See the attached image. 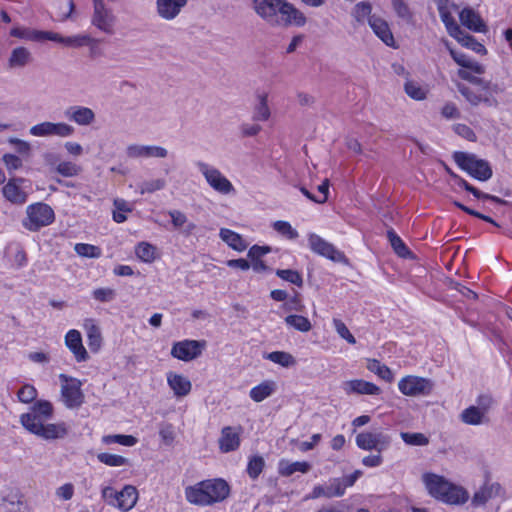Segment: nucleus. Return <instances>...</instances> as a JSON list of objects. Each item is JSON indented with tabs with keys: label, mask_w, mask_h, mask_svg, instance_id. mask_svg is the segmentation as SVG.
Wrapping results in <instances>:
<instances>
[{
	"label": "nucleus",
	"mask_w": 512,
	"mask_h": 512,
	"mask_svg": "<svg viewBox=\"0 0 512 512\" xmlns=\"http://www.w3.org/2000/svg\"><path fill=\"white\" fill-rule=\"evenodd\" d=\"M256 14L271 26H297L306 24L305 15L286 0H253Z\"/></svg>",
	"instance_id": "1"
},
{
	"label": "nucleus",
	"mask_w": 512,
	"mask_h": 512,
	"mask_svg": "<svg viewBox=\"0 0 512 512\" xmlns=\"http://www.w3.org/2000/svg\"><path fill=\"white\" fill-rule=\"evenodd\" d=\"M230 494V486L222 478L207 479L187 486L184 495L190 504L206 507L224 501Z\"/></svg>",
	"instance_id": "2"
},
{
	"label": "nucleus",
	"mask_w": 512,
	"mask_h": 512,
	"mask_svg": "<svg viewBox=\"0 0 512 512\" xmlns=\"http://www.w3.org/2000/svg\"><path fill=\"white\" fill-rule=\"evenodd\" d=\"M23 427L30 433L46 439L62 438L67 433L64 423H51L50 418H20Z\"/></svg>",
	"instance_id": "3"
},
{
	"label": "nucleus",
	"mask_w": 512,
	"mask_h": 512,
	"mask_svg": "<svg viewBox=\"0 0 512 512\" xmlns=\"http://www.w3.org/2000/svg\"><path fill=\"white\" fill-rule=\"evenodd\" d=\"M453 159L462 170L479 181H487L492 177L489 163L479 159L475 154L456 151L453 154Z\"/></svg>",
	"instance_id": "4"
},
{
	"label": "nucleus",
	"mask_w": 512,
	"mask_h": 512,
	"mask_svg": "<svg viewBox=\"0 0 512 512\" xmlns=\"http://www.w3.org/2000/svg\"><path fill=\"white\" fill-rule=\"evenodd\" d=\"M101 495L108 505L125 512L131 510L138 500V491L132 485H125L121 491H116L113 487L106 486L102 489Z\"/></svg>",
	"instance_id": "5"
},
{
	"label": "nucleus",
	"mask_w": 512,
	"mask_h": 512,
	"mask_svg": "<svg viewBox=\"0 0 512 512\" xmlns=\"http://www.w3.org/2000/svg\"><path fill=\"white\" fill-rule=\"evenodd\" d=\"M59 380L61 402L70 409L80 407L85 398L81 389L82 382L79 379L64 373L59 374Z\"/></svg>",
	"instance_id": "6"
},
{
	"label": "nucleus",
	"mask_w": 512,
	"mask_h": 512,
	"mask_svg": "<svg viewBox=\"0 0 512 512\" xmlns=\"http://www.w3.org/2000/svg\"><path fill=\"white\" fill-rule=\"evenodd\" d=\"M27 218L23 225L30 231H37L41 227L47 226L54 221V211L45 203H36L29 205L26 209Z\"/></svg>",
	"instance_id": "7"
},
{
	"label": "nucleus",
	"mask_w": 512,
	"mask_h": 512,
	"mask_svg": "<svg viewBox=\"0 0 512 512\" xmlns=\"http://www.w3.org/2000/svg\"><path fill=\"white\" fill-rule=\"evenodd\" d=\"M197 167L209 186L216 192L227 195L234 192V186L219 169L204 162H197Z\"/></svg>",
	"instance_id": "8"
},
{
	"label": "nucleus",
	"mask_w": 512,
	"mask_h": 512,
	"mask_svg": "<svg viewBox=\"0 0 512 512\" xmlns=\"http://www.w3.org/2000/svg\"><path fill=\"white\" fill-rule=\"evenodd\" d=\"M206 346L205 340L186 339L173 343L170 354L173 358L189 362L201 356Z\"/></svg>",
	"instance_id": "9"
},
{
	"label": "nucleus",
	"mask_w": 512,
	"mask_h": 512,
	"mask_svg": "<svg viewBox=\"0 0 512 512\" xmlns=\"http://www.w3.org/2000/svg\"><path fill=\"white\" fill-rule=\"evenodd\" d=\"M434 384L430 379L408 375L398 382L399 390L407 396H426L433 390Z\"/></svg>",
	"instance_id": "10"
},
{
	"label": "nucleus",
	"mask_w": 512,
	"mask_h": 512,
	"mask_svg": "<svg viewBox=\"0 0 512 512\" xmlns=\"http://www.w3.org/2000/svg\"><path fill=\"white\" fill-rule=\"evenodd\" d=\"M308 244L314 253L322 257L330 259L333 262L347 263V258L342 252L338 251L333 244L315 233L309 235Z\"/></svg>",
	"instance_id": "11"
},
{
	"label": "nucleus",
	"mask_w": 512,
	"mask_h": 512,
	"mask_svg": "<svg viewBox=\"0 0 512 512\" xmlns=\"http://www.w3.org/2000/svg\"><path fill=\"white\" fill-rule=\"evenodd\" d=\"M74 127L64 123V122H41L38 123L29 129V133L32 136L36 137H49V136H58V137H69L74 133Z\"/></svg>",
	"instance_id": "12"
},
{
	"label": "nucleus",
	"mask_w": 512,
	"mask_h": 512,
	"mask_svg": "<svg viewBox=\"0 0 512 512\" xmlns=\"http://www.w3.org/2000/svg\"><path fill=\"white\" fill-rule=\"evenodd\" d=\"M92 24L107 34L114 33L115 16L104 6L103 0H93Z\"/></svg>",
	"instance_id": "13"
},
{
	"label": "nucleus",
	"mask_w": 512,
	"mask_h": 512,
	"mask_svg": "<svg viewBox=\"0 0 512 512\" xmlns=\"http://www.w3.org/2000/svg\"><path fill=\"white\" fill-rule=\"evenodd\" d=\"M390 438L384 433H360L356 436V444L359 448L364 450H377L383 451L388 447Z\"/></svg>",
	"instance_id": "14"
},
{
	"label": "nucleus",
	"mask_w": 512,
	"mask_h": 512,
	"mask_svg": "<svg viewBox=\"0 0 512 512\" xmlns=\"http://www.w3.org/2000/svg\"><path fill=\"white\" fill-rule=\"evenodd\" d=\"M345 494L341 482L337 478H330L325 484L315 485L305 499L342 497Z\"/></svg>",
	"instance_id": "15"
},
{
	"label": "nucleus",
	"mask_w": 512,
	"mask_h": 512,
	"mask_svg": "<svg viewBox=\"0 0 512 512\" xmlns=\"http://www.w3.org/2000/svg\"><path fill=\"white\" fill-rule=\"evenodd\" d=\"M129 158H165L168 155L166 148L156 145L132 144L126 149Z\"/></svg>",
	"instance_id": "16"
},
{
	"label": "nucleus",
	"mask_w": 512,
	"mask_h": 512,
	"mask_svg": "<svg viewBox=\"0 0 512 512\" xmlns=\"http://www.w3.org/2000/svg\"><path fill=\"white\" fill-rule=\"evenodd\" d=\"M422 480L428 493L439 501L445 493V490L449 489L451 483L443 476L434 473H425L422 476Z\"/></svg>",
	"instance_id": "17"
},
{
	"label": "nucleus",
	"mask_w": 512,
	"mask_h": 512,
	"mask_svg": "<svg viewBox=\"0 0 512 512\" xmlns=\"http://www.w3.org/2000/svg\"><path fill=\"white\" fill-rule=\"evenodd\" d=\"M65 346L74 355L77 362L87 361L89 358L88 352L83 346L82 336L78 330H69L64 338Z\"/></svg>",
	"instance_id": "18"
},
{
	"label": "nucleus",
	"mask_w": 512,
	"mask_h": 512,
	"mask_svg": "<svg viewBox=\"0 0 512 512\" xmlns=\"http://www.w3.org/2000/svg\"><path fill=\"white\" fill-rule=\"evenodd\" d=\"M341 388L347 395H378L380 393V388L377 385L362 379L344 381Z\"/></svg>",
	"instance_id": "19"
},
{
	"label": "nucleus",
	"mask_w": 512,
	"mask_h": 512,
	"mask_svg": "<svg viewBox=\"0 0 512 512\" xmlns=\"http://www.w3.org/2000/svg\"><path fill=\"white\" fill-rule=\"evenodd\" d=\"M240 445V428L227 426L221 431L219 448L221 452L228 453L238 449Z\"/></svg>",
	"instance_id": "20"
},
{
	"label": "nucleus",
	"mask_w": 512,
	"mask_h": 512,
	"mask_svg": "<svg viewBox=\"0 0 512 512\" xmlns=\"http://www.w3.org/2000/svg\"><path fill=\"white\" fill-rule=\"evenodd\" d=\"M166 377L167 383L176 397H185L190 393L192 384L188 377L173 371H169Z\"/></svg>",
	"instance_id": "21"
},
{
	"label": "nucleus",
	"mask_w": 512,
	"mask_h": 512,
	"mask_svg": "<svg viewBox=\"0 0 512 512\" xmlns=\"http://www.w3.org/2000/svg\"><path fill=\"white\" fill-rule=\"evenodd\" d=\"M24 181L23 178L10 179L2 189L4 197L13 204L25 203L27 193L20 188V184Z\"/></svg>",
	"instance_id": "22"
},
{
	"label": "nucleus",
	"mask_w": 512,
	"mask_h": 512,
	"mask_svg": "<svg viewBox=\"0 0 512 512\" xmlns=\"http://www.w3.org/2000/svg\"><path fill=\"white\" fill-rule=\"evenodd\" d=\"M65 116L81 126L91 125L95 121V113L84 106H71L65 111Z\"/></svg>",
	"instance_id": "23"
},
{
	"label": "nucleus",
	"mask_w": 512,
	"mask_h": 512,
	"mask_svg": "<svg viewBox=\"0 0 512 512\" xmlns=\"http://www.w3.org/2000/svg\"><path fill=\"white\" fill-rule=\"evenodd\" d=\"M369 26L375 35L381 39L387 46L395 47L394 36L386 20L376 16L369 18Z\"/></svg>",
	"instance_id": "24"
},
{
	"label": "nucleus",
	"mask_w": 512,
	"mask_h": 512,
	"mask_svg": "<svg viewBox=\"0 0 512 512\" xmlns=\"http://www.w3.org/2000/svg\"><path fill=\"white\" fill-rule=\"evenodd\" d=\"M468 499V491L464 487L451 482L449 489L445 490L440 501L449 505H464Z\"/></svg>",
	"instance_id": "25"
},
{
	"label": "nucleus",
	"mask_w": 512,
	"mask_h": 512,
	"mask_svg": "<svg viewBox=\"0 0 512 512\" xmlns=\"http://www.w3.org/2000/svg\"><path fill=\"white\" fill-rule=\"evenodd\" d=\"M460 21L469 30L474 32H486L487 28L478 13L471 8H464L459 14Z\"/></svg>",
	"instance_id": "26"
},
{
	"label": "nucleus",
	"mask_w": 512,
	"mask_h": 512,
	"mask_svg": "<svg viewBox=\"0 0 512 512\" xmlns=\"http://www.w3.org/2000/svg\"><path fill=\"white\" fill-rule=\"evenodd\" d=\"M184 6L173 0H156V11L158 16L165 21L174 20L182 11Z\"/></svg>",
	"instance_id": "27"
},
{
	"label": "nucleus",
	"mask_w": 512,
	"mask_h": 512,
	"mask_svg": "<svg viewBox=\"0 0 512 512\" xmlns=\"http://www.w3.org/2000/svg\"><path fill=\"white\" fill-rule=\"evenodd\" d=\"M494 400L489 395H481L477 399V404L466 408L460 416H484L491 412Z\"/></svg>",
	"instance_id": "28"
},
{
	"label": "nucleus",
	"mask_w": 512,
	"mask_h": 512,
	"mask_svg": "<svg viewBox=\"0 0 512 512\" xmlns=\"http://www.w3.org/2000/svg\"><path fill=\"white\" fill-rule=\"evenodd\" d=\"M84 327L87 333V343L90 350L94 353L98 352L102 346V335L100 328L94 323L92 319L85 321Z\"/></svg>",
	"instance_id": "29"
},
{
	"label": "nucleus",
	"mask_w": 512,
	"mask_h": 512,
	"mask_svg": "<svg viewBox=\"0 0 512 512\" xmlns=\"http://www.w3.org/2000/svg\"><path fill=\"white\" fill-rule=\"evenodd\" d=\"M219 237L225 242L230 248L238 252L246 250L248 244L242 238V236L228 228H221L219 231Z\"/></svg>",
	"instance_id": "30"
},
{
	"label": "nucleus",
	"mask_w": 512,
	"mask_h": 512,
	"mask_svg": "<svg viewBox=\"0 0 512 512\" xmlns=\"http://www.w3.org/2000/svg\"><path fill=\"white\" fill-rule=\"evenodd\" d=\"M310 468L311 465L306 461L290 462L288 460H281L278 471L283 476H291L295 472L307 473Z\"/></svg>",
	"instance_id": "31"
},
{
	"label": "nucleus",
	"mask_w": 512,
	"mask_h": 512,
	"mask_svg": "<svg viewBox=\"0 0 512 512\" xmlns=\"http://www.w3.org/2000/svg\"><path fill=\"white\" fill-rule=\"evenodd\" d=\"M31 53L24 47H17L12 50L8 64L10 68H21L30 63Z\"/></svg>",
	"instance_id": "32"
},
{
	"label": "nucleus",
	"mask_w": 512,
	"mask_h": 512,
	"mask_svg": "<svg viewBox=\"0 0 512 512\" xmlns=\"http://www.w3.org/2000/svg\"><path fill=\"white\" fill-rule=\"evenodd\" d=\"M498 489V485L484 484L472 496L471 504L474 507L485 505L493 496L494 490Z\"/></svg>",
	"instance_id": "33"
},
{
	"label": "nucleus",
	"mask_w": 512,
	"mask_h": 512,
	"mask_svg": "<svg viewBox=\"0 0 512 512\" xmlns=\"http://www.w3.org/2000/svg\"><path fill=\"white\" fill-rule=\"evenodd\" d=\"M391 4L398 18L408 25H414V13L404 0H391Z\"/></svg>",
	"instance_id": "34"
},
{
	"label": "nucleus",
	"mask_w": 512,
	"mask_h": 512,
	"mask_svg": "<svg viewBox=\"0 0 512 512\" xmlns=\"http://www.w3.org/2000/svg\"><path fill=\"white\" fill-rule=\"evenodd\" d=\"M371 12V3L368 1H361L354 6L351 15L356 20V22L359 24H364L366 21L369 23V18L377 16L375 14L372 15Z\"/></svg>",
	"instance_id": "35"
},
{
	"label": "nucleus",
	"mask_w": 512,
	"mask_h": 512,
	"mask_svg": "<svg viewBox=\"0 0 512 512\" xmlns=\"http://www.w3.org/2000/svg\"><path fill=\"white\" fill-rule=\"evenodd\" d=\"M451 9H453V8L452 7H445V8L441 7L440 9H438V12H439L441 21L443 22V24L446 27L448 34L451 37H454V36H457L460 34L461 28L459 27V25L456 23L455 19L453 18Z\"/></svg>",
	"instance_id": "36"
},
{
	"label": "nucleus",
	"mask_w": 512,
	"mask_h": 512,
	"mask_svg": "<svg viewBox=\"0 0 512 512\" xmlns=\"http://www.w3.org/2000/svg\"><path fill=\"white\" fill-rule=\"evenodd\" d=\"M115 209L113 210V220L117 223H123L127 220L126 213L132 212V206L122 198H116L113 201Z\"/></svg>",
	"instance_id": "37"
},
{
	"label": "nucleus",
	"mask_w": 512,
	"mask_h": 512,
	"mask_svg": "<svg viewBox=\"0 0 512 512\" xmlns=\"http://www.w3.org/2000/svg\"><path fill=\"white\" fill-rule=\"evenodd\" d=\"M270 109L268 107V100L266 94L258 95V104L254 107L253 110V120L254 121H267L270 117Z\"/></svg>",
	"instance_id": "38"
},
{
	"label": "nucleus",
	"mask_w": 512,
	"mask_h": 512,
	"mask_svg": "<svg viewBox=\"0 0 512 512\" xmlns=\"http://www.w3.org/2000/svg\"><path fill=\"white\" fill-rule=\"evenodd\" d=\"M387 237H388V240H389L394 252L398 256H400L402 258H407L411 255L410 250L407 248V246L404 244V242L395 233V231L393 229H389L387 231Z\"/></svg>",
	"instance_id": "39"
},
{
	"label": "nucleus",
	"mask_w": 512,
	"mask_h": 512,
	"mask_svg": "<svg viewBox=\"0 0 512 512\" xmlns=\"http://www.w3.org/2000/svg\"><path fill=\"white\" fill-rule=\"evenodd\" d=\"M265 358L285 368L296 364V360L293 355L285 351L270 352L265 356Z\"/></svg>",
	"instance_id": "40"
},
{
	"label": "nucleus",
	"mask_w": 512,
	"mask_h": 512,
	"mask_svg": "<svg viewBox=\"0 0 512 512\" xmlns=\"http://www.w3.org/2000/svg\"><path fill=\"white\" fill-rule=\"evenodd\" d=\"M453 38H455L461 45L470 48L477 53H486V49L481 43H479L473 36L464 33L462 30H460L459 35L454 36Z\"/></svg>",
	"instance_id": "41"
},
{
	"label": "nucleus",
	"mask_w": 512,
	"mask_h": 512,
	"mask_svg": "<svg viewBox=\"0 0 512 512\" xmlns=\"http://www.w3.org/2000/svg\"><path fill=\"white\" fill-rule=\"evenodd\" d=\"M102 442L106 445L119 444L126 447H132L137 443V439L132 435H105L102 437Z\"/></svg>",
	"instance_id": "42"
},
{
	"label": "nucleus",
	"mask_w": 512,
	"mask_h": 512,
	"mask_svg": "<svg viewBox=\"0 0 512 512\" xmlns=\"http://www.w3.org/2000/svg\"><path fill=\"white\" fill-rule=\"evenodd\" d=\"M155 251L156 248L147 242H141L135 248L136 256L145 263H151L155 260Z\"/></svg>",
	"instance_id": "43"
},
{
	"label": "nucleus",
	"mask_w": 512,
	"mask_h": 512,
	"mask_svg": "<svg viewBox=\"0 0 512 512\" xmlns=\"http://www.w3.org/2000/svg\"><path fill=\"white\" fill-rule=\"evenodd\" d=\"M287 325L293 327L300 332H308L311 330L312 325L308 318L302 315H288L285 318Z\"/></svg>",
	"instance_id": "44"
},
{
	"label": "nucleus",
	"mask_w": 512,
	"mask_h": 512,
	"mask_svg": "<svg viewBox=\"0 0 512 512\" xmlns=\"http://www.w3.org/2000/svg\"><path fill=\"white\" fill-rule=\"evenodd\" d=\"M367 369L385 381H391L393 378L391 370L376 359L368 360Z\"/></svg>",
	"instance_id": "45"
},
{
	"label": "nucleus",
	"mask_w": 512,
	"mask_h": 512,
	"mask_svg": "<svg viewBox=\"0 0 512 512\" xmlns=\"http://www.w3.org/2000/svg\"><path fill=\"white\" fill-rule=\"evenodd\" d=\"M273 383L270 382H264L259 384L258 386H255L250 391V397L256 401L260 402L271 395L273 392Z\"/></svg>",
	"instance_id": "46"
},
{
	"label": "nucleus",
	"mask_w": 512,
	"mask_h": 512,
	"mask_svg": "<svg viewBox=\"0 0 512 512\" xmlns=\"http://www.w3.org/2000/svg\"><path fill=\"white\" fill-rule=\"evenodd\" d=\"M97 459L99 462L110 467H119L128 464L127 458L111 453H99Z\"/></svg>",
	"instance_id": "47"
},
{
	"label": "nucleus",
	"mask_w": 512,
	"mask_h": 512,
	"mask_svg": "<svg viewBox=\"0 0 512 512\" xmlns=\"http://www.w3.org/2000/svg\"><path fill=\"white\" fill-rule=\"evenodd\" d=\"M264 466L265 462L261 456L251 457L248 461L246 469L249 477L253 480L257 479L258 476L262 473Z\"/></svg>",
	"instance_id": "48"
},
{
	"label": "nucleus",
	"mask_w": 512,
	"mask_h": 512,
	"mask_svg": "<svg viewBox=\"0 0 512 512\" xmlns=\"http://www.w3.org/2000/svg\"><path fill=\"white\" fill-rule=\"evenodd\" d=\"M74 250L79 256L86 258H98L101 255L100 248L91 244L78 243Z\"/></svg>",
	"instance_id": "49"
},
{
	"label": "nucleus",
	"mask_w": 512,
	"mask_h": 512,
	"mask_svg": "<svg viewBox=\"0 0 512 512\" xmlns=\"http://www.w3.org/2000/svg\"><path fill=\"white\" fill-rule=\"evenodd\" d=\"M276 275L298 287H302L303 285L302 276L298 271L291 269H278L276 270Z\"/></svg>",
	"instance_id": "50"
},
{
	"label": "nucleus",
	"mask_w": 512,
	"mask_h": 512,
	"mask_svg": "<svg viewBox=\"0 0 512 512\" xmlns=\"http://www.w3.org/2000/svg\"><path fill=\"white\" fill-rule=\"evenodd\" d=\"M93 39L87 34L64 37L63 45L66 47L78 48L89 45Z\"/></svg>",
	"instance_id": "51"
},
{
	"label": "nucleus",
	"mask_w": 512,
	"mask_h": 512,
	"mask_svg": "<svg viewBox=\"0 0 512 512\" xmlns=\"http://www.w3.org/2000/svg\"><path fill=\"white\" fill-rule=\"evenodd\" d=\"M401 438L407 445L411 446H425L429 443L428 438L422 433L402 432Z\"/></svg>",
	"instance_id": "52"
},
{
	"label": "nucleus",
	"mask_w": 512,
	"mask_h": 512,
	"mask_svg": "<svg viewBox=\"0 0 512 512\" xmlns=\"http://www.w3.org/2000/svg\"><path fill=\"white\" fill-rule=\"evenodd\" d=\"M165 187H166V181H165V179H161V178L144 181L139 186L141 194L153 193L155 191L162 190Z\"/></svg>",
	"instance_id": "53"
},
{
	"label": "nucleus",
	"mask_w": 512,
	"mask_h": 512,
	"mask_svg": "<svg viewBox=\"0 0 512 512\" xmlns=\"http://www.w3.org/2000/svg\"><path fill=\"white\" fill-rule=\"evenodd\" d=\"M406 94L414 100H424L426 98V92L413 81H407L404 85Z\"/></svg>",
	"instance_id": "54"
},
{
	"label": "nucleus",
	"mask_w": 512,
	"mask_h": 512,
	"mask_svg": "<svg viewBox=\"0 0 512 512\" xmlns=\"http://www.w3.org/2000/svg\"><path fill=\"white\" fill-rule=\"evenodd\" d=\"M56 171L64 177H73L80 173L81 168L72 162L64 161L56 166Z\"/></svg>",
	"instance_id": "55"
},
{
	"label": "nucleus",
	"mask_w": 512,
	"mask_h": 512,
	"mask_svg": "<svg viewBox=\"0 0 512 512\" xmlns=\"http://www.w3.org/2000/svg\"><path fill=\"white\" fill-rule=\"evenodd\" d=\"M273 227L278 233L288 239H296L298 237V232L287 221H276L274 222Z\"/></svg>",
	"instance_id": "56"
},
{
	"label": "nucleus",
	"mask_w": 512,
	"mask_h": 512,
	"mask_svg": "<svg viewBox=\"0 0 512 512\" xmlns=\"http://www.w3.org/2000/svg\"><path fill=\"white\" fill-rule=\"evenodd\" d=\"M458 91L472 106H478L481 103V94H477L471 88L459 84Z\"/></svg>",
	"instance_id": "57"
},
{
	"label": "nucleus",
	"mask_w": 512,
	"mask_h": 512,
	"mask_svg": "<svg viewBox=\"0 0 512 512\" xmlns=\"http://www.w3.org/2000/svg\"><path fill=\"white\" fill-rule=\"evenodd\" d=\"M32 411L34 416H50L53 413V406L47 400H38L34 403Z\"/></svg>",
	"instance_id": "58"
},
{
	"label": "nucleus",
	"mask_w": 512,
	"mask_h": 512,
	"mask_svg": "<svg viewBox=\"0 0 512 512\" xmlns=\"http://www.w3.org/2000/svg\"><path fill=\"white\" fill-rule=\"evenodd\" d=\"M333 324L336 332L341 338L345 339L349 344L356 343L355 337L351 334V332L349 331V329L347 328L343 321L339 319H334Z\"/></svg>",
	"instance_id": "59"
},
{
	"label": "nucleus",
	"mask_w": 512,
	"mask_h": 512,
	"mask_svg": "<svg viewBox=\"0 0 512 512\" xmlns=\"http://www.w3.org/2000/svg\"><path fill=\"white\" fill-rule=\"evenodd\" d=\"M18 399L23 403H31L37 397V390L34 386L26 384L18 391Z\"/></svg>",
	"instance_id": "60"
},
{
	"label": "nucleus",
	"mask_w": 512,
	"mask_h": 512,
	"mask_svg": "<svg viewBox=\"0 0 512 512\" xmlns=\"http://www.w3.org/2000/svg\"><path fill=\"white\" fill-rule=\"evenodd\" d=\"M159 435L165 445H171L175 439V429L170 424H163L160 427Z\"/></svg>",
	"instance_id": "61"
},
{
	"label": "nucleus",
	"mask_w": 512,
	"mask_h": 512,
	"mask_svg": "<svg viewBox=\"0 0 512 512\" xmlns=\"http://www.w3.org/2000/svg\"><path fill=\"white\" fill-rule=\"evenodd\" d=\"M271 252L270 246L253 245L248 251L251 261L261 260V257Z\"/></svg>",
	"instance_id": "62"
},
{
	"label": "nucleus",
	"mask_w": 512,
	"mask_h": 512,
	"mask_svg": "<svg viewBox=\"0 0 512 512\" xmlns=\"http://www.w3.org/2000/svg\"><path fill=\"white\" fill-rule=\"evenodd\" d=\"M93 296L100 302H109L114 299L115 291L111 288H98L93 291Z\"/></svg>",
	"instance_id": "63"
},
{
	"label": "nucleus",
	"mask_w": 512,
	"mask_h": 512,
	"mask_svg": "<svg viewBox=\"0 0 512 512\" xmlns=\"http://www.w3.org/2000/svg\"><path fill=\"white\" fill-rule=\"evenodd\" d=\"M74 495V486L72 483H65L56 489V496L64 501L70 500Z\"/></svg>",
	"instance_id": "64"
}]
</instances>
